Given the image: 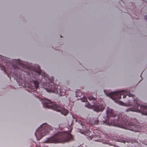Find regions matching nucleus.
<instances>
[{
    "instance_id": "9b49d317",
    "label": "nucleus",
    "mask_w": 147,
    "mask_h": 147,
    "mask_svg": "<svg viewBox=\"0 0 147 147\" xmlns=\"http://www.w3.org/2000/svg\"><path fill=\"white\" fill-rule=\"evenodd\" d=\"M144 18H145V20H147V15L146 16H145Z\"/></svg>"
},
{
    "instance_id": "f257e3e1",
    "label": "nucleus",
    "mask_w": 147,
    "mask_h": 147,
    "mask_svg": "<svg viewBox=\"0 0 147 147\" xmlns=\"http://www.w3.org/2000/svg\"><path fill=\"white\" fill-rule=\"evenodd\" d=\"M13 62L16 63L15 65L13 64V63H7L6 66L8 69H10L11 70L14 69L15 70H16L15 71V73H13L11 71L9 75L4 66L0 63V67L7 74L8 76L10 78L9 75H12L16 79L19 85L25 86L27 82L31 83V85L29 86L31 90H33V91H36L39 87V84H40L41 81L40 79H35L34 78H30V79H28L27 81L26 79L25 78L22 73L23 70L20 69L18 66L24 69H30V70H31L32 71L38 74V75H41L42 79L44 80H43V85L45 86L44 88L47 91L57 93L60 96H64L65 94V92L58 89V87L56 85H54L53 82V79L50 80L49 76L41 71L40 67L38 65H36L34 67H30L19 59L14 60Z\"/></svg>"
},
{
    "instance_id": "f8f14e48",
    "label": "nucleus",
    "mask_w": 147,
    "mask_h": 147,
    "mask_svg": "<svg viewBox=\"0 0 147 147\" xmlns=\"http://www.w3.org/2000/svg\"><path fill=\"white\" fill-rule=\"evenodd\" d=\"M121 142H123L124 143H125V142L124 140H123L122 141H121Z\"/></svg>"
},
{
    "instance_id": "0eeeda50",
    "label": "nucleus",
    "mask_w": 147,
    "mask_h": 147,
    "mask_svg": "<svg viewBox=\"0 0 147 147\" xmlns=\"http://www.w3.org/2000/svg\"><path fill=\"white\" fill-rule=\"evenodd\" d=\"M88 98L90 101L92 100L93 102L92 104L88 102V104L85 106L87 108L92 109L94 111L97 112L102 111L104 110V107L103 105H100L98 103H96V98L92 96H89L88 97Z\"/></svg>"
},
{
    "instance_id": "f3484780",
    "label": "nucleus",
    "mask_w": 147,
    "mask_h": 147,
    "mask_svg": "<svg viewBox=\"0 0 147 147\" xmlns=\"http://www.w3.org/2000/svg\"><path fill=\"white\" fill-rule=\"evenodd\" d=\"M80 146H81H81H78V147H80Z\"/></svg>"
},
{
    "instance_id": "2eb2a0df",
    "label": "nucleus",
    "mask_w": 147,
    "mask_h": 147,
    "mask_svg": "<svg viewBox=\"0 0 147 147\" xmlns=\"http://www.w3.org/2000/svg\"><path fill=\"white\" fill-rule=\"evenodd\" d=\"M72 116L74 118V116L73 115H72Z\"/></svg>"
},
{
    "instance_id": "1a4fd4ad",
    "label": "nucleus",
    "mask_w": 147,
    "mask_h": 147,
    "mask_svg": "<svg viewBox=\"0 0 147 147\" xmlns=\"http://www.w3.org/2000/svg\"><path fill=\"white\" fill-rule=\"evenodd\" d=\"M80 125L82 126L83 127H84V126L85 127V126L84 125V124H83V123H82V121H80Z\"/></svg>"
},
{
    "instance_id": "7ed1b4c3",
    "label": "nucleus",
    "mask_w": 147,
    "mask_h": 147,
    "mask_svg": "<svg viewBox=\"0 0 147 147\" xmlns=\"http://www.w3.org/2000/svg\"><path fill=\"white\" fill-rule=\"evenodd\" d=\"M107 118L109 117H115L116 119L114 118L109 120L108 121H106V124L109 126H117L121 128L127 129L135 132H140L141 131L142 127L138 123H135L133 121H129L124 117L118 116L115 115L112 109H108L107 111ZM104 123H105V122Z\"/></svg>"
},
{
    "instance_id": "f03ea898",
    "label": "nucleus",
    "mask_w": 147,
    "mask_h": 147,
    "mask_svg": "<svg viewBox=\"0 0 147 147\" xmlns=\"http://www.w3.org/2000/svg\"><path fill=\"white\" fill-rule=\"evenodd\" d=\"M104 91L107 96L110 97L114 100L115 102H117L119 105L126 106H133L132 107L126 110L125 111L127 112L130 111L141 112L143 114L147 115V106L142 105L140 106V104L139 102L138 99L137 98L134 99V103L132 104L129 103L127 104L124 103L120 100H117L120 99L122 95H123V98H125L127 95L129 97L132 96L134 98V95L129 93L130 91L127 90H123L117 92H111L109 93H105V90Z\"/></svg>"
},
{
    "instance_id": "a211bd4d",
    "label": "nucleus",
    "mask_w": 147,
    "mask_h": 147,
    "mask_svg": "<svg viewBox=\"0 0 147 147\" xmlns=\"http://www.w3.org/2000/svg\"><path fill=\"white\" fill-rule=\"evenodd\" d=\"M60 36H61V37H62V36H61V35Z\"/></svg>"
},
{
    "instance_id": "423d86ee",
    "label": "nucleus",
    "mask_w": 147,
    "mask_h": 147,
    "mask_svg": "<svg viewBox=\"0 0 147 147\" xmlns=\"http://www.w3.org/2000/svg\"><path fill=\"white\" fill-rule=\"evenodd\" d=\"M51 128V126L47 123L42 124L39 128L36 130L35 133V135L37 140H40L44 136L48 134Z\"/></svg>"
},
{
    "instance_id": "20e7f679",
    "label": "nucleus",
    "mask_w": 147,
    "mask_h": 147,
    "mask_svg": "<svg viewBox=\"0 0 147 147\" xmlns=\"http://www.w3.org/2000/svg\"><path fill=\"white\" fill-rule=\"evenodd\" d=\"M69 127H71L69 126ZM72 130L71 129L68 131L60 132L55 134L53 136L48 138L47 141H46L45 142H49L53 143H62L71 141L72 137L70 133Z\"/></svg>"
},
{
    "instance_id": "dca6fc26",
    "label": "nucleus",
    "mask_w": 147,
    "mask_h": 147,
    "mask_svg": "<svg viewBox=\"0 0 147 147\" xmlns=\"http://www.w3.org/2000/svg\"><path fill=\"white\" fill-rule=\"evenodd\" d=\"M102 143H105V142H102Z\"/></svg>"
},
{
    "instance_id": "39448f33",
    "label": "nucleus",
    "mask_w": 147,
    "mask_h": 147,
    "mask_svg": "<svg viewBox=\"0 0 147 147\" xmlns=\"http://www.w3.org/2000/svg\"><path fill=\"white\" fill-rule=\"evenodd\" d=\"M43 107L52 109L57 112H60L61 114L66 115L68 112L67 110L55 104L50 100L45 98L43 102Z\"/></svg>"
},
{
    "instance_id": "4468645a",
    "label": "nucleus",
    "mask_w": 147,
    "mask_h": 147,
    "mask_svg": "<svg viewBox=\"0 0 147 147\" xmlns=\"http://www.w3.org/2000/svg\"><path fill=\"white\" fill-rule=\"evenodd\" d=\"M144 144L147 145V144Z\"/></svg>"
},
{
    "instance_id": "9d476101",
    "label": "nucleus",
    "mask_w": 147,
    "mask_h": 147,
    "mask_svg": "<svg viewBox=\"0 0 147 147\" xmlns=\"http://www.w3.org/2000/svg\"><path fill=\"white\" fill-rule=\"evenodd\" d=\"M98 120H96V121H95V122H94V124L95 125H97V124H98Z\"/></svg>"
},
{
    "instance_id": "6e6552de",
    "label": "nucleus",
    "mask_w": 147,
    "mask_h": 147,
    "mask_svg": "<svg viewBox=\"0 0 147 147\" xmlns=\"http://www.w3.org/2000/svg\"><path fill=\"white\" fill-rule=\"evenodd\" d=\"M81 133L82 134H84L88 136V137H87L88 138L92 139L94 138H96V137H97V139H94L93 140L95 141H97L99 142H102V140L100 139V136L95 135L94 137H93L92 135V132L88 129L85 131H81Z\"/></svg>"
},
{
    "instance_id": "ddd939ff",
    "label": "nucleus",
    "mask_w": 147,
    "mask_h": 147,
    "mask_svg": "<svg viewBox=\"0 0 147 147\" xmlns=\"http://www.w3.org/2000/svg\"><path fill=\"white\" fill-rule=\"evenodd\" d=\"M74 119H75V120H76L75 121H77V119H76V118H75V117H74Z\"/></svg>"
}]
</instances>
